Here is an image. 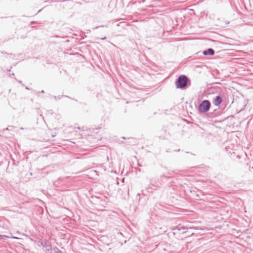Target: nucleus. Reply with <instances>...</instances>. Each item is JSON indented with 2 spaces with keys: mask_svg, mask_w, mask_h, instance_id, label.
<instances>
[{
  "mask_svg": "<svg viewBox=\"0 0 253 253\" xmlns=\"http://www.w3.org/2000/svg\"><path fill=\"white\" fill-rule=\"evenodd\" d=\"M175 85L177 88L186 89L191 85L190 79L185 75H181L176 79Z\"/></svg>",
  "mask_w": 253,
  "mask_h": 253,
  "instance_id": "obj_1",
  "label": "nucleus"
},
{
  "mask_svg": "<svg viewBox=\"0 0 253 253\" xmlns=\"http://www.w3.org/2000/svg\"><path fill=\"white\" fill-rule=\"evenodd\" d=\"M211 106V104L209 100H204L200 104L198 109L199 112L205 113L209 111Z\"/></svg>",
  "mask_w": 253,
  "mask_h": 253,
  "instance_id": "obj_2",
  "label": "nucleus"
},
{
  "mask_svg": "<svg viewBox=\"0 0 253 253\" xmlns=\"http://www.w3.org/2000/svg\"><path fill=\"white\" fill-rule=\"evenodd\" d=\"M170 230H173V234L175 235L177 234V231H181L183 234L187 232V227L186 226H183L181 224H178L177 226L170 227Z\"/></svg>",
  "mask_w": 253,
  "mask_h": 253,
  "instance_id": "obj_3",
  "label": "nucleus"
},
{
  "mask_svg": "<svg viewBox=\"0 0 253 253\" xmlns=\"http://www.w3.org/2000/svg\"><path fill=\"white\" fill-rule=\"evenodd\" d=\"M222 101V97L219 96H216V97L213 100V103L215 106H219Z\"/></svg>",
  "mask_w": 253,
  "mask_h": 253,
  "instance_id": "obj_4",
  "label": "nucleus"
},
{
  "mask_svg": "<svg viewBox=\"0 0 253 253\" xmlns=\"http://www.w3.org/2000/svg\"><path fill=\"white\" fill-rule=\"evenodd\" d=\"M214 50L211 48L203 51V54L204 55H213L214 54Z\"/></svg>",
  "mask_w": 253,
  "mask_h": 253,
  "instance_id": "obj_5",
  "label": "nucleus"
},
{
  "mask_svg": "<svg viewBox=\"0 0 253 253\" xmlns=\"http://www.w3.org/2000/svg\"><path fill=\"white\" fill-rule=\"evenodd\" d=\"M186 227H187V230L188 229H195V230H203V228L202 227H199L194 226H190L189 225H186Z\"/></svg>",
  "mask_w": 253,
  "mask_h": 253,
  "instance_id": "obj_6",
  "label": "nucleus"
},
{
  "mask_svg": "<svg viewBox=\"0 0 253 253\" xmlns=\"http://www.w3.org/2000/svg\"><path fill=\"white\" fill-rule=\"evenodd\" d=\"M106 39V37H104V38H101L100 39H101V40H105V39Z\"/></svg>",
  "mask_w": 253,
  "mask_h": 253,
  "instance_id": "obj_7",
  "label": "nucleus"
},
{
  "mask_svg": "<svg viewBox=\"0 0 253 253\" xmlns=\"http://www.w3.org/2000/svg\"><path fill=\"white\" fill-rule=\"evenodd\" d=\"M44 90H42L41 91V93H44Z\"/></svg>",
  "mask_w": 253,
  "mask_h": 253,
  "instance_id": "obj_8",
  "label": "nucleus"
},
{
  "mask_svg": "<svg viewBox=\"0 0 253 253\" xmlns=\"http://www.w3.org/2000/svg\"><path fill=\"white\" fill-rule=\"evenodd\" d=\"M26 89H29V88H28V87H26Z\"/></svg>",
  "mask_w": 253,
  "mask_h": 253,
  "instance_id": "obj_9",
  "label": "nucleus"
},
{
  "mask_svg": "<svg viewBox=\"0 0 253 253\" xmlns=\"http://www.w3.org/2000/svg\"><path fill=\"white\" fill-rule=\"evenodd\" d=\"M145 1V0H143L142 1V2H144Z\"/></svg>",
  "mask_w": 253,
  "mask_h": 253,
  "instance_id": "obj_10",
  "label": "nucleus"
},
{
  "mask_svg": "<svg viewBox=\"0 0 253 253\" xmlns=\"http://www.w3.org/2000/svg\"><path fill=\"white\" fill-rule=\"evenodd\" d=\"M19 83H21L22 81H19Z\"/></svg>",
  "mask_w": 253,
  "mask_h": 253,
  "instance_id": "obj_11",
  "label": "nucleus"
},
{
  "mask_svg": "<svg viewBox=\"0 0 253 253\" xmlns=\"http://www.w3.org/2000/svg\"><path fill=\"white\" fill-rule=\"evenodd\" d=\"M12 76H14V74L13 73L12 74Z\"/></svg>",
  "mask_w": 253,
  "mask_h": 253,
  "instance_id": "obj_12",
  "label": "nucleus"
},
{
  "mask_svg": "<svg viewBox=\"0 0 253 253\" xmlns=\"http://www.w3.org/2000/svg\"><path fill=\"white\" fill-rule=\"evenodd\" d=\"M78 129H80V127H78Z\"/></svg>",
  "mask_w": 253,
  "mask_h": 253,
  "instance_id": "obj_13",
  "label": "nucleus"
}]
</instances>
